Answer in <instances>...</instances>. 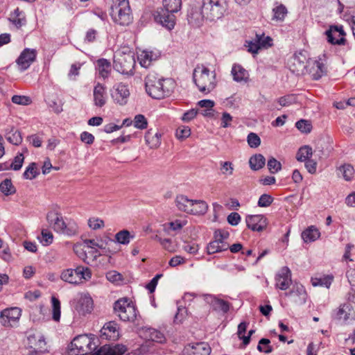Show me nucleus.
Instances as JSON below:
<instances>
[{"label": "nucleus", "instance_id": "f257e3e1", "mask_svg": "<svg viewBox=\"0 0 355 355\" xmlns=\"http://www.w3.org/2000/svg\"><path fill=\"white\" fill-rule=\"evenodd\" d=\"M173 83L169 79L157 77L155 73H149L145 78L146 91L149 96L155 99H162L168 96Z\"/></svg>", "mask_w": 355, "mask_h": 355}, {"label": "nucleus", "instance_id": "f03ea898", "mask_svg": "<svg viewBox=\"0 0 355 355\" xmlns=\"http://www.w3.org/2000/svg\"><path fill=\"white\" fill-rule=\"evenodd\" d=\"M193 79L198 89L205 94L211 92L216 85L215 71H211L203 64L195 67Z\"/></svg>", "mask_w": 355, "mask_h": 355}, {"label": "nucleus", "instance_id": "7ed1b4c3", "mask_svg": "<svg viewBox=\"0 0 355 355\" xmlns=\"http://www.w3.org/2000/svg\"><path fill=\"white\" fill-rule=\"evenodd\" d=\"M182 6L181 0H163L164 9L157 11L155 14V20L168 30L174 28L175 18L173 13L178 12Z\"/></svg>", "mask_w": 355, "mask_h": 355}, {"label": "nucleus", "instance_id": "20e7f679", "mask_svg": "<svg viewBox=\"0 0 355 355\" xmlns=\"http://www.w3.org/2000/svg\"><path fill=\"white\" fill-rule=\"evenodd\" d=\"M97 347L95 338L86 334L76 336L67 347L68 355H89Z\"/></svg>", "mask_w": 355, "mask_h": 355}, {"label": "nucleus", "instance_id": "39448f33", "mask_svg": "<svg viewBox=\"0 0 355 355\" xmlns=\"http://www.w3.org/2000/svg\"><path fill=\"white\" fill-rule=\"evenodd\" d=\"M110 16L115 23L121 26L129 25L132 21L129 1L112 0Z\"/></svg>", "mask_w": 355, "mask_h": 355}, {"label": "nucleus", "instance_id": "423d86ee", "mask_svg": "<svg viewBox=\"0 0 355 355\" xmlns=\"http://www.w3.org/2000/svg\"><path fill=\"white\" fill-rule=\"evenodd\" d=\"M113 310L121 320L124 322H134L137 318V310L132 300L124 297L114 302Z\"/></svg>", "mask_w": 355, "mask_h": 355}, {"label": "nucleus", "instance_id": "0eeeda50", "mask_svg": "<svg viewBox=\"0 0 355 355\" xmlns=\"http://www.w3.org/2000/svg\"><path fill=\"white\" fill-rule=\"evenodd\" d=\"M203 12L210 21L220 19L226 10V0H202Z\"/></svg>", "mask_w": 355, "mask_h": 355}, {"label": "nucleus", "instance_id": "6e6552de", "mask_svg": "<svg viewBox=\"0 0 355 355\" xmlns=\"http://www.w3.org/2000/svg\"><path fill=\"white\" fill-rule=\"evenodd\" d=\"M135 60L131 53H118L114 57V68L121 73L132 75Z\"/></svg>", "mask_w": 355, "mask_h": 355}, {"label": "nucleus", "instance_id": "1a4fd4ad", "mask_svg": "<svg viewBox=\"0 0 355 355\" xmlns=\"http://www.w3.org/2000/svg\"><path fill=\"white\" fill-rule=\"evenodd\" d=\"M46 220L54 231L67 234L69 236L76 234V229L67 227L62 215L56 211H49L46 215Z\"/></svg>", "mask_w": 355, "mask_h": 355}, {"label": "nucleus", "instance_id": "9d476101", "mask_svg": "<svg viewBox=\"0 0 355 355\" xmlns=\"http://www.w3.org/2000/svg\"><path fill=\"white\" fill-rule=\"evenodd\" d=\"M21 315V310L19 307H10L1 311L0 322L4 327H15L17 324Z\"/></svg>", "mask_w": 355, "mask_h": 355}, {"label": "nucleus", "instance_id": "9b49d317", "mask_svg": "<svg viewBox=\"0 0 355 355\" xmlns=\"http://www.w3.org/2000/svg\"><path fill=\"white\" fill-rule=\"evenodd\" d=\"M246 42L248 51L252 53H257L259 49H268L272 45V38L265 36L264 33L256 34L254 38Z\"/></svg>", "mask_w": 355, "mask_h": 355}, {"label": "nucleus", "instance_id": "f8f14e48", "mask_svg": "<svg viewBox=\"0 0 355 355\" xmlns=\"http://www.w3.org/2000/svg\"><path fill=\"white\" fill-rule=\"evenodd\" d=\"M247 227L254 232H262L268 225V219L264 215H248L245 218Z\"/></svg>", "mask_w": 355, "mask_h": 355}, {"label": "nucleus", "instance_id": "ddd939ff", "mask_svg": "<svg viewBox=\"0 0 355 355\" xmlns=\"http://www.w3.org/2000/svg\"><path fill=\"white\" fill-rule=\"evenodd\" d=\"M327 41L332 44L343 45L345 43L344 36L345 33L342 26H330L329 28L326 31Z\"/></svg>", "mask_w": 355, "mask_h": 355}, {"label": "nucleus", "instance_id": "4468645a", "mask_svg": "<svg viewBox=\"0 0 355 355\" xmlns=\"http://www.w3.org/2000/svg\"><path fill=\"white\" fill-rule=\"evenodd\" d=\"M94 308V302L89 293H81L75 305L76 311L80 314L85 315L90 313Z\"/></svg>", "mask_w": 355, "mask_h": 355}, {"label": "nucleus", "instance_id": "2eb2a0df", "mask_svg": "<svg viewBox=\"0 0 355 355\" xmlns=\"http://www.w3.org/2000/svg\"><path fill=\"white\" fill-rule=\"evenodd\" d=\"M37 51L35 49H25L17 59L16 62L21 71L26 70L35 60Z\"/></svg>", "mask_w": 355, "mask_h": 355}, {"label": "nucleus", "instance_id": "dca6fc26", "mask_svg": "<svg viewBox=\"0 0 355 355\" xmlns=\"http://www.w3.org/2000/svg\"><path fill=\"white\" fill-rule=\"evenodd\" d=\"M211 348L207 343H196L187 345L184 350V355H209Z\"/></svg>", "mask_w": 355, "mask_h": 355}, {"label": "nucleus", "instance_id": "f3484780", "mask_svg": "<svg viewBox=\"0 0 355 355\" xmlns=\"http://www.w3.org/2000/svg\"><path fill=\"white\" fill-rule=\"evenodd\" d=\"M204 297L205 302L211 306L213 310L223 313L229 311L230 304L227 301L209 294L205 295Z\"/></svg>", "mask_w": 355, "mask_h": 355}, {"label": "nucleus", "instance_id": "a211bd4d", "mask_svg": "<svg viewBox=\"0 0 355 355\" xmlns=\"http://www.w3.org/2000/svg\"><path fill=\"white\" fill-rule=\"evenodd\" d=\"M139 334L144 338L153 342L163 343L166 340L163 333L151 327H142L139 330Z\"/></svg>", "mask_w": 355, "mask_h": 355}, {"label": "nucleus", "instance_id": "6ab92c4d", "mask_svg": "<svg viewBox=\"0 0 355 355\" xmlns=\"http://www.w3.org/2000/svg\"><path fill=\"white\" fill-rule=\"evenodd\" d=\"M26 346L29 349L48 347L44 336L40 332L30 333L27 336Z\"/></svg>", "mask_w": 355, "mask_h": 355}, {"label": "nucleus", "instance_id": "aec40b11", "mask_svg": "<svg viewBox=\"0 0 355 355\" xmlns=\"http://www.w3.org/2000/svg\"><path fill=\"white\" fill-rule=\"evenodd\" d=\"M276 287L281 290H286L291 284V272L290 269L284 266L275 277Z\"/></svg>", "mask_w": 355, "mask_h": 355}, {"label": "nucleus", "instance_id": "412c9836", "mask_svg": "<svg viewBox=\"0 0 355 355\" xmlns=\"http://www.w3.org/2000/svg\"><path fill=\"white\" fill-rule=\"evenodd\" d=\"M130 96L128 85L120 83L114 86V92L112 94L113 99L120 105H124Z\"/></svg>", "mask_w": 355, "mask_h": 355}, {"label": "nucleus", "instance_id": "4be33fe9", "mask_svg": "<svg viewBox=\"0 0 355 355\" xmlns=\"http://www.w3.org/2000/svg\"><path fill=\"white\" fill-rule=\"evenodd\" d=\"M125 352V347L123 345H116L113 347L105 345L101 347L99 349L97 348L89 353V355H121Z\"/></svg>", "mask_w": 355, "mask_h": 355}, {"label": "nucleus", "instance_id": "5701e85b", "mask_svg": "<svg viewBox=\"0 0 355 355\" xmlns=\"http://www.w3.org/2000/svg\"><path fill=\"white\" fill-rule=\"evenodd\" d=\"M286 296L293 297V301L299 304L306 302L307 294L304 287L302 284H296L288 293H285Z\"/></svg>", "mask_w": 355, "mask_h": 355}, {"label": "nucleus", "instance_id": "b1692460", "mask_svg": "<svg viewBox=\"0 0 355 355\" xmlns=\"http://www.w3.org/2000/svg\"><path fill=\"white\" fill-rule=\"evenodd\" d=\"M101 337L115 340L119 338L118 325L114 321L106 323L101 330Z\"/></svg>", "mask_w": 355, "mask_h": 355}, {"label": "nucleus", "instance_id": "393cba45", "mask_svg": "<svg viewBox=\"0 0 355 355\" xmlns=\"http://www.w3.org/2000/svg\"><path fill=\"white\" fill-rule=\"evenodd\" d=\"M204 18H206V15L203 12V8L201 10L197 8H191L187 15V19L189 23L194 26H199L202 22Z\"/></svg>", "mask_w": 355, "mask_h": 355}, {"label": "nucleus", "instance_id": "a878e982", "mask_svg": "<svg viewBox=\"0 0 355 355\" xmlns=\"http://www.w3.org/2000/svg\"><path fill=\"white\" fill-rule=\"evenodd\" d=\"M94 105L101 107L106 103L107 95L105 87L101 83H97L93 91Z\"/></svg>", "mask_w": 355, "mask_h": 355}, {"label": "nucleus", "instance_id": "bb28decb", "mask_svg": "<svg viewBox=\"0 0 355 355\" xmlns=\"http://www.w3.org/2000/svg\"><path fill=\"white\" fill-rule=\"evenodd\" d=\"M175 204L180 211L191 214L193 200L189 199L186 196L179 195L175 198Z\"/></svg>", "mask_w": 355, "mask_h": 355}, {"label": "nucleus", "instance_id": "cd10ccee", "mask_svg": "<svg viewBox=\"0 0 355 355\" xmlns=\"http://www.w3.org/2000/svg\"><path fill=\"white\" fill-rule=\"evenodd\" d=\"M9 20L15 24L17 28H21L26 24L25 13L18 8L10 15Z\"/></svg>", "mask_w": 355, "mask_h": 355}, {"label": "nucleus", "instance_id": "c85d7f7f", "mask_svg": "<svg viewBox=\"0 0 355 355\" xmlns=\"http://www.w3.org/2000/svg\"><path fill=\"white\" fill-rule=\"evenodd\" d=\"M311 73L314 80H319L327 73V68L322 62L315 60L311 69Z\"/></svg>", "mask_w": 355, "mask_h": 355}, {"label": "nucleus", "instance_id": "c756f323", "mask_svg": "<svg viewBox=\"0 0 355 355\" xmlns=\"http://www.w3.org/2000/svg\"><path fill=\"white\" fill-rule=\"evenodd\" d=\"M231 73L234 80L236 82L246 81L248 77V71L239 64H234Z\"/></svg>", "mask_w": 355, "mask_h": 355}, {"label": "nucleus", "instance_id": "7c9ffc66", "mask_svg": "<svg viewBox=\"0 0 355 355\" xmlns=\"http://www.w3.org/2000/svg\"><path fill=\"white\" fill-rule=\"evenodd\" d=\"M97 69L99 75L105 79L109 76L112 70V66L107 60L101 58L97 61Z\"/></svg>", "mask_w": 355, "mask_h": 355}, {"label": "nucleus", "instance_id": "2f4dec72", "mask_svg": "<svg viewBox=\"0 0 355 355\" xmlns=\"http://www.w3.org/2000/svg\"><path fill=\"white\" fill-rule=\"evenodd\" d=\"M333 275H327L319 277H311V282L313 286H324L329 288L333 282Z\"/></svg>", "mask_w": 355, "mask_h": 355}, {"label": "nucleus", "instance_id": "473e14b6", "mask_svg": "<svg viewBox=\"0 0 355 355\" xmlns=\"http://www.w3.org/2000/svg\"><path fill=\"white\" fill-rule=\"evenodd\" d=\"M249 164L252 170L258 171L265 166L266 159L261 154H256L250 158Z\"/></svg>", "mask_w": 355, "mask_h": 355}, {"label": "nucleus", "instance_id": "72a5a7b5", "mask_svg": "<svg viewBox=\"0 0 355 355\" xmlns=\"http://www.w3.org/2000/svg\"><path fill=\"white\" fill-rule=\"evenodd\" d=\"M320 237V232L315 227L311 226L302 233V238L304 242L309 243L315 241Z\"/></svg>", "mask_w": 355, "mask_h": 355}, {"label": "nucleus", "instance_id": "f704fd0d", "mask_svg": "<svg viewBox=\"0 0 355 355\" xmlns=\"http://www.w3.org/2000/svg\"><path fill=\"white\" fill-rule=\"evenodd\" d=\"M191 207L193 208L191 214L193 215H204L208 210V205L204 200H193V206Z\"/></svg>", "mask_w": 355, "mask_h": 355}, {"label": "nucleus", "instance_id": "c9c22d12", "mask_svg": "<svg viewBox=\"0 0 355 355\" xmlns=\"http://www.w3.org/2000/svg\"><path fill=\"white\" fill-rule=\"evenodd\" d=\"M272 12V20L283 21L288 14V10L284 5L281 3L273 8Z\"/></svg>", "mask_w": 355, "mask_h": 355}, {"label": "nucleus", "instance_id": "e433bc0d", "mask_svg": "<svg viewBox=\"0 0 355 355\" xmlns=\"http://www.w3.org/2000/svg\"><path fill=\"white\" fill-rule=\"evenodd\" d=\"M75 276L76 277L78 284L81 282L82 279L88 280L92 277V272L89 268L84 266H78L73 270Z\"/></svg>", "mask_w": 355, "mask_h": 355}, {"label": "nucleus", "instance_id": "4c0bfd02", "mask_svg": "<svg viewBox=\"0 0 355 355\" xmlns=\"http://www.w3.org/2000/svg\"><path fill=\"white\" fill-rule=\"evenodd\" d=\"M313 155L312 148L309 146H304L301 147L296 155V159L299 162H304L311 159Z\"/></svg>", "mask_w": 355, "mask_h": 355}, {"label": "nucleus", "instance_id": "58836bf2", "mask_svg": "<svg viewBox=\"0 0 355 355\" xmlns=\"http://www.w3.org/2000/svg\"><path fill=\"white\" fill-rule=\"evenodd\" d=\"M352 310L351 309L350 304H343L340 305L338 310L336 313V318L338 320H343L344 321H347L349 319L350 315H352Z\"/></svg>", "mask_w": 355, "mask_h": 355}, {"label": "nucleus", "instance_id": "ea45409f", "mask_svg": "<svg viewBox=\"0 0 355 355\" xmlns=\"http://www.w3.org/2000/svg\"><path fill=\"white\" fill-rule=\"evenodd\" d=\"M229 244H218L217 241H212L207 246V251L209 254L227 250Z\"/></svg>", "mask_w": 355, "mask_h": 355}, {"label": "nucleus", "instance_id": "a19ab883", "mask_svg": "<svg viewBox=\"0 0 355 355\" xmlns=\"http://www.w3.org/2000/svg\"><path fill=\"white\" fill-rule=\"evenodd\" d=\"M0 191L5 196H10L16 192V189L10 179H6L0 184Z\"/></svg>", "mask_w": 355, "mask_h": 355}, {"label": "nucleus", "instance_id": "79ce46f5", "mask_svg": "<svg viewBox=\"0 0 355 355\" xmlns=\"http://www.w3.org/2000/svg\"><path fill=\"white\" fill-rule=\"evenodd\" d=\"M130 238H133V236H131L130 232L127 230L119 231L115 234L116 241L123 245L128 244Z\"/></svg>", "mask_w": 355, "mask_h": 355}, {"label": "nucleus", "instance_id": "37998d69", "mask_svg": "<svg viewBox=\"0 0 355 355\" xmlns=\"http://www.w3.org/2000/svg\"><path fill=\"white\" fill-rule=\"evenodd\" d=\"M60 278L69 284H78L74 270L71 268L64 270L60 275Z\"/></svg>", "mask_w": 355, "mask_h": 355}, {"label": "nucleus", "instance_id": "c03bdc74", "mask_svg": "<svg viewBox=\"0 0 355 355\" xmlns=\"http://www.w3.org/2000/svg\"><path fill=\"white\" fill-rule=\"evenodd\" d=\"M140 64L147 68L154 60L152 51H144L139 56Z\"/></svg>", "mask_w": 355, "mask_h": 355}, {"label": "nucleus", "instance_id": "a18cd8bd", "mask_svg": "<svg viewBox=\"0 0 355 355\" xmlns=\"http://www.w3.org/2000/svg\"><path fill=\"white\" fill-rule=\"evenodd\" d=\"M52 303V318L55 322H58L60 319V302L55 297H51Z\"/></svg>", "mask_w": 355, "mask_h": 355}, {"label": "nucleus", "instance_id": "49530a36", "mask_svg": "<svg viewBox=\"0 0 355 355\" xmlns=\"http://www.w3.org/2000/svg\"><path fill=\"white\" fill-rule=\"evenodd\" d=\"M38 174L39 172L37 171L36 164L35 162H32L26 168L23 174V177L26 180H33Z\"/></svg>", "mask_w": 355, "mask_h": 355}, {"label": "nucleus", "instance_id": "de8ad7c7", "mask_svg": "<svg viewBox=\"0 0 355 355\" xmlns=\"http://www.w3.org/2000/svg\"><path fill=\"white\" fill-rule=\"evenodd\" d=\"M145 141L151 148H157L160 144V139L159 137H154L151 130H148L145 135Z\"/></svg>", "mask_w": 355, "mask_h": 355}, {"label": "nucleus", "instance_id": "09e8293b", "mask_svg": "<svg viewBox=\"0 0 355 355\" xmlns=\"http://www.w3.org/2000/svg\"><path fill=\"white\" fill-rule=\"evenodd\" d=\"M270 341L268 338H261L258 344L257 349L265 354H270L273 351L272 347L270 345Z\"/></svg>", "mask_w": 355, "mask_h": 355}, {"label": "nucleus", "instance_id": "8fccbe9b", "mask_svg": "<svg viewBox=\"0 0 355 355\" xmlns=\"http://www.w3.org/2000/svg\"><path fill=\"white\" fill-rule=\"evenodd\" d=\"M229 232L221 230H216L214 232V241H217L218 244H228L225 240L229 237Z\"/></svg>", "mask_w": 355, "mask_h": 355}, {"label": "nucleus", "instance_id": "3c124183", "mask_svg": "<svg viewBox=\"0 0 355 355\" xmlns=\"http://www.w3.org/2000/svg\"><path fill=\"white\" fill-rule=\"evenodd\" d=\"M277 102L282 107L289 106L296 102L295 94H288L278 98Z\"/></svg>", "mask_w": 355, "mask_h": 355}, {"label": "nucleus", "instance_id": "603ef678", "mask_svg": "<svg viewBox=\"0 0 355 355\" xmlns=\"http://www.w3.org/2000/svg\"><path fill=\"white\" fill-rule=\"evenodd\" d=\"M295 127L303 133H309L311 131V123L306 120L301 119L296 122Z\"/></svg>", "mask_w": 355, "mask_h": 355}, {"label": "nucleus", "instance_id": "864d4df0", "mask_svg": "<svg viewBox=\"0 0 355 355\" xmlns=\"http://www.w3.org/2000/svg\"><path fill=\"white\" fill-rule=\"evenodd\" d=\"M340 171L343 173V178L345 180L349 181L352 179L354 170L352 165L344 164L340 168Z\"/></svg>", "mask_w": 355, "mask_h": 355}, {"label": "nucleus", "instance_id": "5fc2aeb1", "mask_svg": "<svg viewBox=\"0 0 355 355\" xmlns=\"http://www.w3.org/2000/svg\"><path fill=\"white\" fill-rule=\"evenodd\" d=\"M133 123L135 128L141 130L146 129L148 125L147 119L142 114L136 115Z\"/></svg>", "mask_w": 355, "mask_h": 355}, {"label": "nucleus", "instance_id": "6e6d98bb", "mask_svg": "<svg viewBox=\"0 0 355 355\" xmlns=\"http://www.w3.org/2000/svg\"><path fill=\"white\" fill-rule=\"evenodd\" d=\"M267 166L271 173H276L282 168L281 163L274 157H271L268 159Z\"/></svg>", "mask_w": 355, "mask_h": 355}, {"label": "nucleus", "instance_id": "4d7b16f0", "mask_svg": "<svg viewBox=\"0 0 355 355\" xmlns=\"http://www.w3.org/2000/svg\"><path fill=\"white\" fill-rule=\"evenodd\" d=\"M273 200L274 198L270 195L263 193L259 197L257 205L260 207H268L272 203Z\"/></svg>", "mask_w": 355, "mask_h": 355}, {"label": "nucleus", "instance_id": "13d9d810", "mask_svg": "<svg viewBox=\"0 0 355 355\" xmlns=\"http://www.w3.org/2000/svg\"><path fill=\"white\" fill-rule=\"evenodd\" d=\"M7 140L14 145H19L22 141V137L21 135V132L18 130H15L14 132L12 131L10 135L6 137Z\"/></svg>", "mask_w": 355, "mask_h": 355}, {"label": "nucleus", "instance_id": "bf43d9fd", "mask_svg": "<svg viewBox=\"0 0 355 355\" xmlns=\"http://www.w3.org/2000/svg\"><path fill=\"white\" fill-rule=\"evenodd\" d=\"M12 102L17 105H28L31 104V100L26 96L14 95L12 97Z\"/></svg>", "mask_w": 355, "mask_h": 355}, {"label": "nucleus", "instance_id": "052dcab7", "mask_svg": "<svg viewBox=\"0 0 355 355\" xmlns=\"http://www.w3.org/2000/svg\"><path fill=\"white\" fill-rule=\"evenodd\" d=\"M248 143L251 148H257L261 144V139L254 132H250L248 135Z\"/></svg>", "mask_w": 355, "mask_h": 355}, {"label": "nucleus", "instance_id": "680f3d73", "mask_svg": "<svg viewBox=\"0 0 355 355\" xmlns=\"http://www.w3.org/2000/svg\"><path fill=\"white\" fill-rule=\"evenodd\" d=\"M106 278L109 282L114 284H119L123 280L122 275L115 270L107 272Z\"/></svg>", "mask_w": 355, "mask_h": 355}, {"label": "nucleus", "instance_id": "e2e57ef3", "mask_svg": "<svg viewBox=\"0 0 355 355\" xmlns=\"http://www.w3.org/2000/svg\"><path fill=\"white\" fill-rule=\"evenodd\" d=\"M53 240V234L48 230L43 229L42 230V239L41 242L44 245H49L52 243Z\"/></svg>", "mask_w": 355, "mask_h": 355}, {"label": "nucleus", "instance_id": "0e129e2a", "mask_svg": "<svg viewBox=\"0 0 355 355\" xmlns=\"http://www.w3.org/2000/svg\"><path fill=\"white\" fill-rule=\"evenodd\" d=\"M24 159V157L22 153H19L17 156H15L13 161L10 164V167H12V169L14 171L19 170L22 166Z\"/></svg>", "mask_w": 355, "mask_h": 355}, {"label": "nucleus", "instance_id": "69168bd1", "mask_svg": "<svg viewBox=\"0 0 355 355\" xmlns=\"http://www.w3.org/2000/svg\"><path fill=\"white\" fill-rule=\"evenodd\" d=\"M220 171L222 174L225 175H231L234 171L233 164L230 162H222L220 163Z\"/></svg>", "mask_w": 355, "mask_h": 355}, {"label": "nucleus", "instance_id": "338daca9", "mask_svg": "<svg viewBox=\"0 0 355 355\" xmlns=\"http://www.w3.org/2000/svg\"><path fill=\"white\" fill-rule=\"evenodd\" d=\"M88 225L92 230H96L104 227V221L98 218H89Z\"/></svg>", "mask_w": 355, "mask_h": 355}, {"label": "nucleus", "instance_id": "774afa93", "mask_svg": "<svg viewBox=\"0 0 355 355\" xmlns=\"http://www.w3.org/2000/svg\"><path fill=\"white\" fill-rule=\"evenodd\" d=\"M191 135V130L188 126L179 127L176 131V136L178 139H186Z\"/></svg>", "mask_w": 355, "mask_h": 355}]
</instances>
